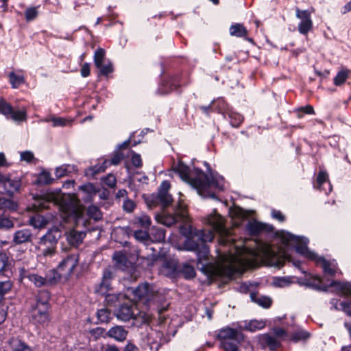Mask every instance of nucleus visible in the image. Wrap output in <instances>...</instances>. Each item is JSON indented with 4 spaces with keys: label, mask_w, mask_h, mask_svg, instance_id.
<instances>
[{
    "label": "nucleus",
    "mask_w": 351,
    "mask_h": 351,
    "mask_svg": "<svg viewBox=\"0 0 351 351\" xmlns=\"http://www.w3.org/2000/svg\"><path fill=\"white\" fill-rule=\"evenodd\" d=\"M97 318L101 322H107L110 319V313L106 308H101L97 311Z\"/></svg>",
    "instance_id": "nucleus-50"
},
{
    "label": "nucleus",
    "mask_w": 351,
    "mask_h": 351,
    "mask_svg": "<svg viewBox=\"0 0 351 351\" xmlns=\"http://www.w3.org/2000/svg\"><path fill=\"white\" fill-rule=\"evenodd\" d=\"M58 274V268L56 269H53L50 271L46 276V279L47 280V283L53 284L58 282L60 280H53L55 277L57 276V274Z\"/></svg>",
    "instance_id": "nucleus-61"
},
{
    "label": "nucleus",
    "mask_w": 351,
    "mask_h": 351,
    "mask_svg": "<svg viewBox=\"0 0 351 351\" xmlns=\"http://www.w3.org/2000/svg\"><path fill=\"white\" fill-rule=\"evenodd\" d=\"M50 203L58 206L64 214V218L73 217L77 219L82 215L83 208L74 195L62 194L60 191L47 192L36 200L34 206L38 209L48 208Z\"/></svg>",
    "instance_id": "nucleus-3"
},
{
    "label": "nucleus",
    "mask_w": 351,
    "mask_h": 351,
    "mask_svg": "<svg viewBox=\"0 0 351 351\" xmlns=\"http://www.w3.org/2000/svg\"><path fill=\"white\" fill-rule=\"evenodd\" d=\"M32 232L29 229H23L16 231L13 236V242L15 244H21L31 241Z\"/></svg>",
    "instance_id": "nucleus-23"
},
{
    "label": "nucleus",
    "mask_w": 351,
    "mask_h": 351,
    "mask_svg": "<svg viewBox=\"0 0 351 351\" xmlns=\"http://www.w3.org/2000/svg\"><path fill=\"white\" fill-rule=\"evenodd\" d=\"M228 116L230 124L233 127H239L243 121V117L236 112L230 111Z\"/></svg>",
    "instance_id": "nucleus-39"
},
{
    "label": "nucleus",
    "mask_w": 351,
    "mask_h": 351,
    "mask_svg": "<svg viewBox=\"0 0 351 351\" xmlns=\"http://www.w3.org/2000/svg\"><path fill=\"white\" fill-rule=\"evenodd\" d=\"M51 219L49 217H43L39 214H35L29 219V224L36 228H45Z\"/></svg>",
    "instance_id": "nucleus-25"
},
{
    "label": "nucleus",
    "mask_w": 351,
    "mask_h": 351,
    "mask_svg": "<svg viewBox=\"0 0 351 351\" xmlns=\"http://www.w3.org/2000/svg\"><path fill=\"white\" fill-rule=\"evenodd\" d=\"M104 183L109 187L113 188L115 186L117 180L114 175L109 174L104 178Z\"/></svg>",
    "instance_id": "nucleus-59"
},
{
    "label": "nucleus",
    "mask_w": 351,
    "mask_h": 351,
    "mask_svg": "<svg viewBox=\"0 0 351 351\" xmlns=\"http://www.w3.org/2000/svg\"><path fill=\"white\" fill-rule=\"evenodd\" d=\"M123 159V154L120 153H116L113 157L112 158L110 161L105 160L103 163V165L101 167L95 166L94 172L99 173L104 171L107 167L110 165H118L121 160Z\"/></svg>",
    "instance_id": "nucleus-27"
},
{
    "label": "nucleus",
    "mask_w": 351,
    "mask_h": 351,
    "mask_svg": "<svg viewBox=\"0 0 351 351\" xmlns=\"http://www.w3.org/2000/svg\"><path fill=\"white\" fill-rule=\"evenodd\" d=\"M229 215L232 219H243L245 217V211L240 207L234 206L229 210Z\"/></svg>",
    "instance_id": "nucleus-41"
},
{
    "label": "nucleus",
    "mask_w": 351,
    "mask_h": 351,
    "mask_svg": "<svg viewBox=\"0 0 351 351\" xmlns=\"http://www.w3.org/2000/svg\"><path fill=\"white\" fill-rule=\"evenodd\" d=\"M296 17L300 20L298 31L302 34H307L313 28L311 13L308 10L296 9Z\"/></svg>",
    "instance_id": "nucleus-15"
},
{
    "label": "nucleus",
    "mask_w": 351,
    "mask_h": 351,
    "mask_svg": "<svg viewBox=\"0 0 351 351\" xmlns=\"http://www.w3.org/2000/svg\"><path fill=\"white\" fill-rule=\"evenodd\" d=\"M135 207V204L133 201L130 199H126L123 205V208L128 212H132Z\"/></svg>",
    "instance_id": "nucleus-64"
},
{
    "label": "nucleus",
    "mask_w": 351,
    "mask_h": 351,
    "mask_svg": "<svg viewBox=\"0 0 351 351\" xmlns=\"http://www.w3.org/2000/svg\"><path fill=\"white\" fill-rule=\"evenodd\" d=\"M315 188L324 191L326 194L332 191V185L328 180V176L325 171H319L316 182L314 184Z\"/></svg>",
    "instance_id": "nucleus-19"
},
{
    "label": "nucleus",
    "mask_w": 351,
    "mask_h": 351,
    "mask_svg": "<svg viewBox=\"0 0 351 351\" xmlns=\"http://www.w3.org/2000/svg\"><path fill=\"white\" fill-rule=\"evenodd\" d=\"M291 282V278L290 277H281V278H276L274 280V285L276 287H285L290 285Z\"/></svg>",
    "instance_id": "nucleus-55"
},
{
    "label": "nucleus",
    "mask_w": 351,
    "mask_h": 351,
    "mask_svg": "<svg viewBox=\"0 0 351 351\" xmlns=\"http://www.w3.org/2000/svg\"><path fill=\"white\" fill-rule=\"evenodd\" d=\"M134 223L143 228H147L151 225L150 217L144 213L140 214L134 217L133 219Z\"/></svg>",
    "instance_id": "nucleus-32"
},
{
    "label": "nucleus",
    "mask_w": 351,
    "mask_h": 351,
    "mask_svg": "<svg viewBox=\"0 0 351 351\" xmlns=\"http://www.w3.org/2000/svg\"><path fill=\"white\" fill-rule=\"evenodd\" d=\"M114 277V274L110 268H106L103 273L102 280L98 289V291L101 294H105L108 291L110 287V281Z\"/></svg>",
    "instance_id": "nucleus-21"
},
{
    "label": "nucleus",
    "mask_w": 351,
    "mask_h": 351,
    "mask_svg": "<svg viewBox=\"0 0 351 351\" xmlns=\"http://www.w3.org/2000/svg\"><path fill=\"white\" fill-rule=\"evenodd\" d=\"M143 258L145 260L146 265L149 267L153 266L158 261V256L155 254H152V255H147V257H143Z\"/></svg>",
    "instance_id": "nucleus-58"
},
{
    "label": "nucleus",
    "mask_w": 351,
    "mask_h": 351,
    "mask_svg": "<svg viewBox=\"0 0 351 351\" xmlns=\"http://www.w3.org/2000/svg\"><path fill=\"white\" fill-rule=\"evenodd\" d=\"M21 277L22 278H27L38 287L45 286L47 284V280L46 278H43L41 276L35 274H30L25 271L21 274Z\"/></svg>",
    "instance_id": "nucleus-24"
},
{
    "label": "nucleus",
    "mask_w": 351,
    "mask_h": 351,
    "mask_svg": "<svg viewBox=\"0 0 351 351\" xmlns=\"http://www.w3.org/2000/svg\"><path fill=\"white\" fill-rule=\"evenodd\" d=\"M117 317L123 322L129 321L131 319H136L142 318V322H147L151 319V315L141 312L133 303L121 305L116 313Z\"/></svg>",
    "instance_id": "nucleus-9"
},
{
    "label": "nucleus",
    "mask_w": 351,
    "mask_h": 351,
    "mask_svg": "<svg viewBox=\"0 0 351 351\" xmlns=\"http://www.w3.org/2000/svg\"><path fill=\"white\" fill-rule=\"evenodd\" d=\"M53 179L51 178L50 173L43 171L38 178V182L42 184H48L52 182Z\"/></svg>",
    "instance_id": "nucleus-47"
},
{
    "label": "nucleus",
    "mask_w": 351,
    "mask_h": 351,
    "mask_svg": "<svg viewBox=\"0 0 351 351\" xmlns=\"http://www.w3.org/2000/svg\"><path fill=\"white\" fill-rule=\"evenodd\" d=\"M252 300L263 308H269L271 304V299L265 295L252 293L250 295Z\"/></svg>",
    "instance_id": "nucleus-29"
},
{
    "label": "nucleus",
    "mask_w": 351,
    "mask_h": 351,
    "mask_svg": "<svg viewBox=\"0 0 351 351\" xmlns=\"http://www.w3.org/2000/svg\"><path fill=\"white\" fill-rule=\"evenodd\" d=\"M8 258L5 253H0V275L5 269Z\"/></svg>",
    "instance_id": "nucleus-62"
},
{
    "label": "nucleus",
    "mask_w": 351,
    "mask_h": 351,
    "mask_svg": "<svg viewBox=\"0 0 351 351\" xmlns=\"http://www.w3.org/2000/svg\"><path fill=\"white\" fill-rule=\"evenodd\" d=\"M46 122L51 121L53 123V127H64L66 125H71L73 120L71 119H65L62 117H51L49 119H46L45 120Z\"/></svg>",
    "instance_id": "nucleus-36"
},
{
    "label": "nucleus",
    "mask_w": 351,
    "mask_h": 351,
    "mask_svg": "<svg viewBox=\"0 0 351 351\" xmlns=\"http://www.w3.org/2000/svg\"><path fill=\"white\" fill-rule=\"evenodd\" d=\"M214 238L212 230H197L189 226V238L184 243V247L189 251L197 252L199 260L206 258L208 254V247L206 242H210Z\"/></svg>",
    "instance_id": "nucleus-5"
},
{
    "label": "nucleus",
    "mask_w": 351,
    "mask_h": 351,
    "mask_svg": "<svg viewBox=\"0 0 351 351\" xmlns=\"http://www.w3.org/2000/svg\"><path fill=\"white\" fill-rule=\"evenodd\" d=\"M10 82L14 88H17L21 84L25 83L24 76L22 75H18L14 72H11L9 74Z\"/></svg>",
    "instance_id": "nucleus-37"
},
{
    "label": "nucleus",
    "mask_w": 351,
    "mask_h": 351,
    "mask_svg": "<svg viewBox=\"0 0 351 351\" xmlns=\"http://www.w3.org/2000/svg\"><path fill=\"white\" fill-rule=\"evenodd\" d=\"M147 343L152 351H157L161 344L160 334L157 332H152L149 334Z\"/></svg>",
    "instance_id": "nucleus-28"
},
{
    "label": "nucleus",
    "mask_w": 351,
    "mask_h": 351,
    "mask_svg": "<svg viewBox=\"0 0 351 351\" xmlns=\"http://www.w3.org/2000/svg\"><path fill=\"white\" fill-rule=\"evenodd\" d=\"M230 34L231 36L242 37L247 35V31L242 24L236 23L230 27Z\"/></svg>",
    "instance_id": "nucleus-33"
},
{
    "label": "nucleus",
    "mask_w": 351,
    "mask_h": 351,
    "mask_svg": "<svg viewBox=\"0 0 351 351\" xmlns=\"http://www.w3.org/2000/svg\"><path fill=\"white\" fill-rule=\"evenodd\" d=\"M180 178L190 184L204 197L215 198V191H222L225 189V181L223 177L218 174H205L202 171L195 169L191 171L182 162H179L174 168Z\"/></svg>",
    "instance_id": "nucleus-2"
},
{
    "label": "nucleus",
    "mask_w": 351,
    "mask_h": 351,
    "mask_svg": "<svg viewBox=\"0 0 351 351\" xmlns=\"http://www.w3.org/2000/svg\"><path fill=\"white\" fill-rule=\"evenodd\" d=\"M61 236L62 233L58 228L50 229L40 239L38 245L56 247L58 241Z\"/></svg>",
    "instance_id": "nucleus-17"
},
{
    "label": "nucleus",
    "mask_w": 351,
    "mask_h": 351,
    "mask_svg": "<svg viewBox=\"0 0 351 351\" xmlns=\"http://www.w3.org/2000/svg\"><path fill=\"white\" fill-rule=\"evenodd\" d=\"M186 217L187 213L185 207L182 204H179L174 215L158 214L156 215V220L167 226H170L179 220L184 221Z\"/></svg>",
    "instance_id": "nucleus-13"
},
{
    "label": "nucleus",
    "mask_w": 351,
    "mask_h": 351,
    "mask_svg": "<svg viewBox=\"0 0 351 351\" xmlns=\"http://www.w3.org/2000/svg\"><path fill=\"white\" fill-rule=\"evenodd\" d=\"M16 207L17 205L14 202L4 198H0V209L7 208L9 210H16Z\"/></svg>",
    "instance_id": "nucleus-48"
},
{
    "label": "nucleus",
    "mask_w": 351,
    "mask_h": 351,
    "mask_svg": "<svg viewBox=\"0 0 351 351\" xmlns=\"http://www.w3.org/2000/svg\"><path fill=\"white\" fill-rule=\"evenodd\" d=\"M80 190H82L83 192L87 193L90 197H91L93 195H95L97 193V191L95 188V186L90 183H88L86 184H84L80 187Z\"/></svg>",
    "instance_id": "nucleus-49"
},
{
    "label": "nucleus",
    "mask_w": 351,
    "mask_h": 351,
    "mask_svg": "<svg viewBox=\"0 0 351 351\" xmlns=\"http://www.w3.org/2000/svg\"><path fill=\"white\" fill-rule=\"evenodd\" d=\"M9 344L12 351H32L29 346L18 338H12Z\"/></svg>",
    "instance_id": "nucleus-30"
},
{
    "label": "nucleus",
    "mask_w": 351,
    "mask_h": 351,
    "mask_svg": "<svg viewBox=\"0 0 351 351\" xmlns=\"http://www.w3.org/2000/svg\"><path fill=\"white\" fill-rule=\"evenodd\" d=\"M0 113L5 116L6 118L18 122L25 121L27 118L25 109L14 110L10 104L3 99L0 100Z\"/></svg>",
    "instance_id": "nucleus-14"
},
{
    "label": "nucleus",
    "mask_w": 351,
    "mask_h": 351,
    "mask_svg": "<svg viewBox=\"0 0 351 351\" xmlns=\"http://www.w3.org/2000/svg\"><path fill=\"white\" fill-rule=\"evenodd\" d=\"M164 268L168 269L167 272L165 274L166 275L173 274V272L176 270L177 263L175 261L166 263L164 265Z\"/></svg>",
    "instance_id": "nucleus-60"
},
{
    "label": "nucleus",
    "mask_w": 351,
    "mask_h": 351,
    "mask_svg": "<svg viewBox=\"0 0 351 351\" xmlns=\"http://www.w3.org/2000/svg\"><path fill=\"white\" fill-rule=\"evenodd\" d=\"M219 253V266L221 269L228 268L231 272L234 271L239 267H245L251 264L258 252L256 249H251L246 246L239 248L236 247L234 252Z\"/></svg>",
    "instance_id": "nucleus-4"
},
{
    "label": "nucleus",
    "mask_w": 351,
    "mask_h": 351,
    "mask_svg": "<svg viewBox=\"0 0 351 351\" xmlns=\"http://www.w3.org/2000/svg\"><path fill=\"white\" fill-rule=\"evenodd\" d=\"M75 170V167L73 165H62L56 169L55 175L57 178H60L69 175Z\"/></svg>",
    "instance_id": "nucleus-34"
},
{
    "label": "nucleus",
    "mask_w": 351,
    "mask_h": 351,
    "mask_svg": "<svg viewBox=\"0 0 351 351\" xmlns=\"http://www.w3.org/2000/svg\"><path fill=\"white\" fill-rule=\"evenodd\" d=\"M128 291L133 294V300H141L145 306L155 305L161 302L163 300V297L157 288L154 285L148 283L140 285L136 289H132Z\"/></svg>",
    "instance_id": "nucleus-7"
},
{
    "label": "nucleus",
    "mask_w": 351,
    "mask_h": 351,
    "mask_svg": "<svg viewBox=\"0 0 351 351\" xmlns=\"http://www.w3.org/2000/svg\"><path fill=\"white\" fill-rule=\"evenodd\" d=\"M278 236L285 248L271 245H266L264 248V253L271 266L280 267L286 261H288L291 262L295 267H299L300 263L293 259L288 250L285 249L292 247L298 254L319 264L326 275L334 276L338 271L339 269L335 261H328L309 250L307 247L308 243L307 238L300 237L285 231L280 232Z\"/></svg>",
    "instance_id": "nucleus-1"
},
{
    "label": "nucleus",
    "mask_w": 351,
    "mask_h": 351,
    "mask_svg": "<svg viewBox=\"0 0 351 351\" xmlns=\"http://www.w3.org/2000/svg\"><path fill=\"white\" fill-rule=\"evenodd\" d=\"M12 226V222L8 218L0 216V229L9 228Z\"/></svg>",
    "instance_id": "nucleus-63"
},
{
    "label": "nucleus",
    "mask_w": 351,
    "mask_h": 351,
    "mask_svg": "<svg viewBox=\"0 0 351 351\" xmlns=\"http://www.w3.org/2000/svg\"><path fill=\"white\" fill-rule=\"evenodd\" d=\"M218 337L222 341H237V342H240L243 339V337L241 333L237 330L228 327L220 330Z\"/></svg>",
    "instance_id": "nucleus-18"
},
{
    "label": "nucleus",
    "mask_w": 351,
    "mask_h": 351,
    "mask_svg": "<svg viewBox=\"0 0 351 351\" xmlns=\"http://www.w3.org/2000/svg\"><path fill=\"white\" fill-rule=\"evenodd\" d=\"M113 259L119 267H125L128 263L127 256L121 252H117L113 255Z\"/></svg>",
    "instance_id": "nucleus-40"
},
{
    "label": "nucleus",
    "mask_w": 351,
    "mask_h": 351,
    "mask_svg": "<svg viewBox=\"0 0 351 351\" xmlns=\"http://www.w3.org/2000/svg\"><path fill=\"white\" fill-rule=\"evenodd\" d=\"M84 237L85 233L84 232H79L74 229L66 233V241L72 246H77L82 243Z\"/></svg>",
    "instance_id": "nucleus-22"
},
{
    "label": "nucleus",
    "mask_w": 351,
    "mask_h": 351,
    "mask_svg": "<svg viewBox=\"0 0 351 351\" xmlns=\"http://www.w3.org/2000/svg\"><path fill=\"white\" fill-rule=\"evenodd\" d=\"M50 294L47 291H40L31 304L29 310L30 320L37 325L44 326L50 321L49 315Z\"/></svg>",
    "instance_id": "nucleus-6"
},
{
    "label": "nucleus",
    "mask_w": 351,
    "mask_h": 351,
    "mask_svg": "<svg viewBox=\"0 0 351 351\" xmlns=\"http://www.w3.org/2000/svg\"><path fill=\"white\" fill-rule=\"evenodd\" d=\"M237 341H221V347L226 351H239L238 349Z\"/></svg>",
    "instance_id": "nucleus-46"
},
{
    "label": "nucleus",
    "mask_w": 351,
    "mask_h": 351,
    "mask_svg": "<svg viewBox=\"0 0 351 351\" xmlns=\"http://www.w3.org/2000/svg\"><path fill=\"white\" fill-rule=\"evenodd\" d=\"M12 284L10 280L0 281V295H3L10 291Z\"/></svg>",
    "instance_id": "nucleus-56"
},
{
    "label": "nucleus",
    "mask_w": 351,
    "mask_h": 351,
    "mask_svg": "<svg viewBox=\"0 0 351 351\" xmlns=\"http://www.w3.org/2000/svg\"><path fill=\"white\" fill-rule=\"evenodd\" d=\"M312 285L315 289L324 291H327L331 287L334 289V291L339 292L343 295L351 296V283L348 282L332 280L329 284H325L320 278L317 277L313 280Z\"/></svg>",
    "instance_id": "nucleus-10"
},
{
    "label": "nucleus",
    "mask_w": 351,
    "mask_h": 351,
    "mask_svg": "<svg viewBox=\"0 0 351 351\" xmlns=\"http://www.w3.org/2000/svg\"><path fill=\"white\" fill-rule=\"evenodd\" d=\"M207 223L219 235V243L226 245L232 241L230 232L225 227L223 218L215 210L213 214L208 216Z\"/></svg>",
    "instance_id": "nucleus-8"
},
{
    "label": "nucleus",
    "mask_w": 351,
    "mask_h": 351,
    "mask_svg": "<svg viewBox=\"0 0 351 351\" xmlns=\"http://www.w3.org/2000/svg\"><path fill=\"white\" fill-rule=\"evenodd\" d=\"M38 12L36 8H27L25 10V15L27 21H32L36 18Z\"/></svg>",
    "instance_id": "nucleus-57"
},
{
    "label": "nucleus",
    "mask_w": 351,
    "mask_h": 351,
    "mask_svg": "<svg viewBox=\"0 0 351 351\" xmlns=\"http://www.w3.org/2000/svg\"><path fill=\"white\" fill-rule=\"evenodd\" d=\"M265 326V324L263 322L253 320L248 324L246 328L250 331H256V330L263 328Z\"/></svg>",
    "instance_id": "nucleus-53"
},
{
    "label": "nucleus",
    "mask_w": 351,
    "mask_h": 351,
    "mask_svg": "<svg viewBox=\"0 0 351 351\" xmlns=\"http://www.w3.org/2000/svg\"><path fill=\"white\" fill-rule=\"evenodd\" d=\"M105 57V51L102 48L96 50L94 55V62L97 67L101 66L104 58Z\"/></svg>",
    "instance_id": "nucleus-44"
},
{
    "label": "nucleus",
    "mask_w": 351,
    "mask_h": 351,
    "mask_svg": "<svg viewBox=\"0 0 351 351\" xmlns=\"http://www.w3.org/2000/svg\"><path fill=\"white\" fill-rule=\"evenodd\" d=\"M79 261L78 255L75 254L68 256L58 266V274L53 280H67L73 274Z\"/></svg>",
    "instance_id": "nucleus-11"
},
{
    "label": "nucleus",
    "mask_w": 351,
    "mask_h": 351,
    "mask_svg": "<svg viewBox=\"0 0 351 351\" xmlns=\"http://www.w3.org/2000/svg\"><path fill=\"white\" fill-rule=\"evenodd\" d=\"M348 72L342 70L337 73V75L334 78V84L336 86H340L343 84L348 78Z\"/></svg>",
    "instance_id": "nucleus-45"
},
{
    "label": "nucleus",
    "mask_w": 351,
    "mask_h": 351,
    "mask_svg": "<svg viewBox=\"0 0 351 351\" xmlns=\"http://www.w3.org/2000/svg\"><path fill=\"white\" fill-rule=\"evenodd\" d=\"M88 215L95 220L101 217V213L99 208L95 206H90L87 209Z\"/></svg>",
    "instance_id": "nucleus-52"
},
{
    "label": "nucleus",
    "mask_w": 351,
    "mask_h": 351,
    "mask_svg": "<svg viewBox=\"0 0 351 351\" xmlns=\"http://www.w3.org/2000/svg\"><path fill=\"white\" fill-rule=\"evenodd\" d=\"M127 334V331L122 326L112 327L108 332L109 337L119 341L125 340L126 339Z\"/></svg>",
    "instance_id": "nucleus-26"
},
{
    "label": "nucleus",
    "mask_w": 351,
    "mask_h": 351,
    "mask_svg": "<svg viewBox=\"0 0 351 351\" xmlns=\"http://www.w3.org/2000/svg\"><path fill=\"white\" fill-rule=\"evenodd\" d=\"M151 234L153 237L154 241L155 242H161L164 241L165 238V230L160 228H153Z\"/></svg>",
    "instance_id": "nucleus-42"
},
{
    "label": "nucleus",
    "mask_w": 351,
    "mask_h": 351,
    "mask_svg": "<svg viewBox=\"0 0 351 351\" xmlns=\"http://www.w3.org/2000/svg\"><path fill=\"white\" fill-rule=\"evenodd\" d=\"M331 304L334 308L342 311L347 315L351 316V302L347 303L346 302H341L337 299H332L331 300Z\"/></svg>",
    "instance_id": "nucleus-31"
},
{
    "label": "nucleus",
    "mask_w": 351,
    "mask_h": 351,
    "mask_svg": "<svg viewBox=\"0 0 351 351\" xmlns=\"http://www.w3.org/2000/svg\"><path fill=\"white\" fill-rule=\"evenodd\" d=\"M21 186L19 179H11L0 174V192L12 195L16 192Z\"/></svg>",
    "instance_id": "nucleus-16"
},
{
    "label": "nucleus",
    "mask_w": 351,
    "mask_h": 351,
    "mask_svg": "<svg viewBox=\"0 0 351 351\" xmlns=\"http://www.w3.org/2000/svg\"><path fill=\"white\" fill-rule=\"evenodd\" d=\"M309 337V333L305 330H299L295 332L290 339L293 341L297 342L301 340H305Z\"/></svg>",
    "instance_id": "nucleus-43"
},
{
    "label": "nucleus",
    "mask_w": 351,
    "mask_h": 351,
    "mask_svg": "<svg viewBox=\"0 0 351 351\" xmlns=\"http://www.w3.org/2000/svg\"><path fill=\"white\" fill-rule=\"evenodd\" d=\"M247 229L251 234H256L265 229V225L256 221H253L248 223Z\"/></svg>",
    "instance_id": "nucleus-38"
},
{
    "label": "nucleus",
    "mask_w": 351,
    "mask_h": 351,
    "mask_svg": "<svg viewBox=\"0 0 351 351\" xmlns=\"http://www.w3.org/2000/svg\"><path fill=\"white\" fill-rule=\"evenodd\" d=\"M134 238L139 241L145 242L149 238V234L146 230H136L134 232Z\"/></svg>",
    "instance_id": "nucleus-51"
},
{
    "label": "nucleus",
    "mask_w": 351,
    "mask_h": 351,
    "mask_svg": "<svg viewBox=\"0 0 351 351\" xmlns=\"http://www.w3.org/2000/svg\"><path fill=\"white\" fill-rule=\"evenodd\" d=\"M170 184L167 181L162 182L157 196L152 195L147 199V204L149 208H152L159 202L162 204V207L168 206L172 202V197L168 193L170 189Z\"/></svg>",
    "instance_id": "nucleus-12"
},
{
    "label": "nucleus",
    "mask_w": 351,
    "mask_h": 351,
    "mask_svg": "<svg viewBox=\"0 0 351 351\" xmlns=\"http://www.w3.org/2000/svg\"><path fill=\"white\" fill-rule=\"evenodd\" d=\"M38 250L40 252V256H43L45 258H52L57 253L56 247L53 246L38 245Z\"/></svg>",
    "instance_id": "nucleus-35"
},
{
    "label": "nucleus",
    "mask_w": 351,
    "mask_h": 351,
    "mask_svg": "<svg viewBox=\"0 0 351 351\" xmlns=\"http://www.w3.org/2000/svg\"><path fill=\"white\" fill-rule=\"evenodd\" d=\"M106 295V300L108 304H112L117 301H120L122 298H124V295L119 294H111L108 293V291L104 294Z\"/></svg>",
    "instance_id": "nucleus-54"
},
{
    "label": "nucleus",
    "mask_w": 351,
    "mask_h": 351,
    "mask_svg": "<svg viewBox=\"0 0 351 351\" xmlns=\"http://www.w3.org/2000/svg\"><path fill=\"white\" fill-rule=\"evenodd\" d=\"M258 343L263 348H269L274 350L280 346V343L274 337L268 334H264L258 337Z\"/></svg>",
    "instance_id": "nucleus-20"
}]
</instances>
